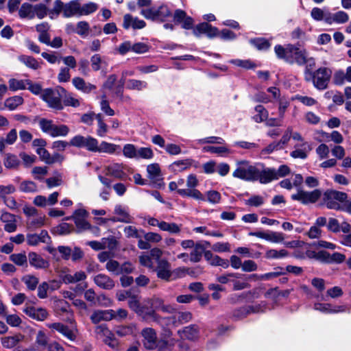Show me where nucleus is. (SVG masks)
I'll return each mask as SVG.
<instances>
[{
    "label": "nucleus",
    "instance_id": "obj_1",
    "mask_svg": "<svg viewBox=\"0 0 351 351\" xmlns=\"http://www.w3.org/2000/svg\"><path fill=\"white\" fill-rule=\"evenodd\" d=\"M278 58L284 59L286 62L293 64L295 62L300 66L305 64L308 53L306 49H300L296 45H288L286 47L278 45L274 48Z\"/></svg>",
    "mask_w": 351,
    "mask_h": 351
},
{
    "label": "nucleus",
    "instance_id": "obj_2",
    "mask_svg": "<svg viewBox=\"0 0 351 351\" xmlns=\"http://www.w3.org/2000/svg\"><path fill=\"white\" fill-rule=\"evenodd\" d=\"M141 14L146 19L158 22H165L171 16V12L166 5H161L158 8L152 7L149 9H143Z\"/></svg>",
    "mask_w": 351,
    "mask_h": 351
},
{
    "label": "nucleus",
    "instance_id": "obj_3",
    "mask_svg": "<svg viewBox=\"0 0 351 351\" xmlns=\"http://www.w3.org/2000/svg\"><path fill=\"white\" fill-rule=\"evenodd\" d=\"M238 167L234 170L232 176L247 181L257 180L258 169L249 165L246 160H242L238 163Z\"/></svg>",
    "mask_w": 351,
    "mask_h": 351
},
{
    "label": "nucleus",
    "instance_id": "obj_4",
    "mask_svg": "<svg viewBox=\"0 0 351 351\" xmlns=\"http://www.w3.org/2000/svg\"><path fill=\"white\" fill-rule=\"evenodd\" d=\"M198 180L194 174H190L187 177L186 186L188 189H177L178 193L182 197H190L197 200L204 201L205 198L202 193L195 188L198 185Z\"/></svg>",
    "mask_w": 351,
    "mask_h": 351
},
{
    "label": "nucleus",
    "instance_id": "obj_5",
    "mask_svg": "<svg viewBox=\"0 0 351 351\" xmlns=\"http://www.w3.org/2000/svg\"><path fill=\"white\" fill-rule=\"evenodd\" d=\"M347 194L335 190H328L324 194V200L328 208L339 210L340 205L338 203L343 202L347 199Z\"/></svg>",
    "mask_w": 351,
    "mask_h": 351
},
{
    "label": "nucleus",
    "instance_id": "obj_6",
    "mask_svg": "<svg viewBox=\"0 0 351 351\" xmlns=\"http://www.w3.org/2000/svg\"><path fill=\"white\" fill-rule=\"evenodd\" d=\"M322 195V191L319 189H315L308 192L303 191L300 189L298 190V193L291 195V199L298 201L303 204L316 202Z\"/></svg>",
    "mask_w": 351,
    "mask_h": 351
},
{
    "label": "nucleus",
    "instance_id": "obj_7",
    "mask_svg": "<svg viewBox=\"0 0 351 351\" xmlns=\"http://www.w3.org/2000/svg\"><path fill=\"white\" fill-rule=\"evenodd\" d=\"M41 97L48 104V106L50 108L58 110L63 109L61 101V95L58 90L47 88L43 90Z\"/></svg>",
    "mask_w": 351,
    "mask_h": 351
},
{
    "label": "nucleus",
    "instance_id": "obj_8",
    "mask_svg": "<svg viewBox=\"0 0 351 351\" xmlns=\"http://www.w3.org/2000/svg\"><path fill=\"white\" fill-rule=\"evenodd\" d=\"M330 75L331 71L327 68L318 69L315 71L314 86L319 90L326 89Z\"/></svg>",
    "mask_w": 351,
    "mask_h": 351
},
{
    "label": "nucleus",
    "instance_id": "obj_9",
    "mask_svg": "<svg viewBox=\"0 0 351 351\" xmlns=\"http://www.w3.org/2000/svg\"><path fill=\"white\" fill-rule=\"evenodd\" d=\"M154 271L158 278L169 282L173 280V274L171 270V264L167 260L158 261L157 266Z\"/></svg>",
    "mask_w": 351,
    "mask_h": 351
},
{
    "label": "nucleus",
    "instance_id": "obj_10",
    "mask_svg": "<svg viewBox=\"0 0 351 351\" xmlns=\"http://www.w3.org/2000/svg\"><path fill=\"white\" fill-rule=\"evenodd\" d=\"M143 343L147 350H154L157 347V335L154 329L145 328L142 330Z\"/></svg>",
    "mask_w": 351,
    "mask_h": 351
},
{
    "label": "nucleus",
    "instance_id": "obj_11",
    "mask_svg": "<svg viewBox=\"0 0 351 351\" xmlns=\"http://www.w3.org/2000/svg\"><path fill=\"white\" fill-rule=\"evenodd\" d=\"M115 317V311L112 309H108L93 311L90 319L93 324H97L101 321H110Z\"/></svg>",
    "mask_w": 351,
    "mask_h": 351
},
{
    "label": "nucleus",
    "instance_id": "obj_12",
    "mask_svg": "<svg viewBox=\"0 0 351 351\" xmlns=\"http://www.w3.org/2000/svg\"><path fill=\"white\" fill-rule=\"evenodd\" d=\"M193 34L198 37L200 34H206L208 38H214L219 34L217 27H213L206 22H204L197 25L193 29Z\"/></svg>",
    "mask_w": 351,
    "mask_h": 351
},
{
    "label": "nucleus",
    "instance_id": "obj_13",
    "mask_svg": "<svg viewBox=\"0 0 351 351\" xmlns=\"http://www.w3.org/2000/svg\"><path fill=\"white\" fill-rule=\"evenodd\" d=\"M29 265L36 269H45L49 267V261L44 259L38 254L32 252L28 254Z\"/></svg>",
    "mask_w": 351,
    "mask_h": 351
},
{
    "label": "nucleus",
    "instance_id": "obj_14",
    "mask_svg": "<svg viewBox=\"0 0 351 351\" xmlns=\"http://www.w3.org/2000/svg\"><path fill=\"white\" fill-rule=\"evenodd\" d=\"M249 234L273 243H279L284 240V235L281 232H271L267 233L264 232H251Z\"/></svg>",
    "mask_w": 351,
    "mask_h": 351
},
{
    "label": "nucleus",
    "instance_id": "obj_15",
    "mask_svg": "<svg viewBox=\"0 0 351 351\" xmlns=\"http://www.w3.org/2000/svg\"><path fill=\"white\" fill-rule=\"evenodd\" d=\"M94 282L101 289L110 290L114 287V280L108 275L99 274L93 278Z\"/></svg>",
    "mask_w": 351,
    "mask_h": 351
},
{
    "label": "nucleus",
    "instance_id": "obj_16",
    "mask_svg": "<svg viewBox=\"0 0 351 351\" xmlns=\"http://www.w3.org/2000/svg\"><path fill=\"white\" fill-rule=\"evenodd\" d=\"M204 258L212 266H221L224 269L229 267L230 263L228 259H223L218 255L213 254L210 251L204 252Z\"/></svg>",
    "mask_w": 351,
    "mask_h": 351
},
{
    "label": "nucleus",
    "instance_id": "obj_17",
    "mask_svg": "<svg viewBox=\"0 0 351 351\" xmlns=\"http://www.w3.org/2000/svg\"><path fill=\"white\" fill-rule=\"evenodd\" d=\"M178 334L182 339L193 341L198 337L199 327L195 324H191L179 330Z\"/></svg>",
    "mask_w": 351,
    "mask_h": 351
},
{
    "label": "nucleus",
    "instance_id": "obj_18",
    "mask_svg": "<svg viewBox=\"0 0 351 351\" xmlns=\"http://www.w3.org/2000/svg\"><path fill=\"white\" fill-rule=\"evenodd\" d=\"M146 25L143 20H140L138 18H133L132 15L126 14L123 16V27L124 29H129L130 26L134 29H143Z\"/></svg>",
    "mask_w": 351,
    "mask_h": 351
},
{
    "label": "nucleus",
    "instance_id": "obj_19",
    "mask_svg": "<svg viewBox=\"0 0 351 351\" xmlns=\"http://www.w3.org/2000/svg\"><path fill=\"white\" fill-rule=\"evenodd\" d=\"M23 312L30 317L38 321H43L48 316L47 310L42 308H37L34 306H28L23 310Z\"/></svg>",
    "mask_w": 351,
    "mask_h": 351
},
{
    "label": "nucleus",
    "instance_id": "obj_20",
    "mask_svg": "<svg viewBox=\"0 0 351 351\" xmlns=\"http://www.w3.org/2000/svg\"><path fill=\"white\" fill-rule=\"evenodd\" d=\"M192 319V314L190 312H178L176 315L165 318L169 322H171L175 326L189 322Z\"/></svg>",
    "mask_w": 351,
    "mask_h": 351
},
{
    "label": "nucleus",
    "instance_id": "obj_21",
    "mask_svg": "<svg viewBox=\"0 0 351 351\" xmlns=\"http://www.w3.org/2000/svg\"><path fill=\"white\" fill-rule=\"evenodd\" d=\"M80 3L79 0H72L64 4L63 16L69 18L73 16H80Z\"/></svg>",
    "mask_w": 351,
    "mask_h": 351
},
{
    "label": "nucleus",
    "instance_id": "obj_22",
    "mask_svg": "<svg viewBox=\"0 0 351 351\" xmlns=\"http://www.w3.org/2000/svg\"><path fill=\"white\" fill-rule=\"evenodd\" d=\"M106 176H112L117 179L125 180L127 175L123 171V167L119 164H113L106 168Z\"/></svg>",
    "mask_w": 351,
    "mask_h": 351
},
{
    "label": "nucleus",
    "instance_id": "obj_23",
    "mask_svg": "<svg viewBox=\"0 0 351 351\" xmlns=\"http://www.w3.org/2000/svg\"><path fill=\"white\" fill-rule=\"evenodd\" d=\"M114 212L118 217H114L111 219L113 222L131 223L132 221V217L122 206L117 205Z\"/></svg>",
    "mask_w": 351,
    "mask_h": 351
},
{
    "label": "nucleus",
    "instance_id": "obj_24",
    "mask_svg": "<svg viewBox=\"0 0 351 351\" xmlns=\"http://www.w3.org/2000/svg\"><path fill=\"white\" fill-rule=\"evenodd\" d=\"M73 86L84 93H88L96 88V86L90 83H86L85 80L80 77H75L72 80Z\"/></svg>",
    "mask_w": 351,
    "mask_h": 351
},
{
    "label": "nucleus",
    "instance_id": "obj_25",
    "mask_svg": "<svg viewBox=\"0 0 351 351\" xmlns=\"http://www.w3.org/2000/svg\"><path fill=\"white\" fill-rule=\"evenodd\" d=\"M257 180L262 184H267L276 180L275 169H265L261 171L258 169Z\"/></svg>",
    "mask_w": 351,
    "mask_h": 351
},
{
    "label": "nucleus",
    "instance_id": "obj_26",
    "mask_svg": "<svg viewBox=\"0 0 351 351\" xmlns=\"http://www.w3.org/2000/svg\"><path fill=\"white\" fill-rule=\"evenodd\" d=\"M349 19V16L348 14L343 11H339L335 14H331L327 15L326 23L328 24H331L332 23H345Z\"/></svg>",
    "mask_w": 351,
    "mask_h": 351
},
{
    "label": "nucleus",
    "instance_id": "obj_27",
    "mask_svg": "<svg viewBox=\"0 0 351 351\" xmlns=\"http://www.w3.org/2000/svg\"><path fill=\"white\" fill-rule=\"evenodd\" d=\"M49 328L58 331L70 340H74L75 338V335L73 334V331L67 326L64 325L63 324L53 323L49 325Z\"/></svg>",
    "mask_w": 351,
    "mask_h": 351
},
{
    "label": "nucleus",
    "instance_id": "obj_28",
    "mask_svg": "<svg viewBox=\"0 0 351 351\" xmlns=\"http://www.w3.org/2000/svg\"><path fill=\"white\" fill-rule=\"evenodd\" d=\"M23 339V336L21 334L13 336L4 337L1 339V343L4 348H12L15 347L20 341Z\"/></svg>",
    "mask_w": 351,
    "mask_h": 351
},
{
    "label": "nucleus",
    "instance_id": "obj_29",
    "mask_svg": "<svg viewBox=\"0 0 351 351\" xmlns=\"http://www.w3.org/2000/svg\"><path fill=\"white\" fill-rule=\"evenodd\" d=\"M314 308L317 311L324 313H337L344 311L343 306H338L334 308L330 304L317 303L315 304Z\"/></svg>",
    "mask_w": 351,
    "mask_h": 351
},
{
    "label": "nucleus",
    "instance_id": "obj_30",
    "mask_svg": "<svg viewBox=\"0 0 351 351\" xmlns=\"http://www.w3.org/2000/svg\"><path fill=\"white\" fill-rule=\"evenodd\" d=\"M119 148V145L110 143L106 141H102L99 145V143L97 144L95 152H104L112 154H114Z\"/></svg>",
    "mask_w": 351,
    "mask_h": 351
},
{
    "label": "nucleus",
    "instance_id": "obj_31",
    "mask_svg": "<svg viewBox=\"0 0 351 351\" xmlns=\"http://www.w3.org/2000/svg\"><path fill=\"white\" fill-rule=\"evenodd\" d=\"M205 252L204 245L202 243H196L193 250L190 254V261L193 263L199 262Z\"/></svg>",
    "mask_w": 351,
    "mask_h": 351
},
{
    "label": "nucleus",
    "instance_id": "obj_32",
    "mask_svg": "<svg viewBox=\"0 0 351 351\" xmlns=\"http://www.w3.org/2000/svg\"><path fill=\"white\" fill-rule=\"evenodd\" d=\"M142 313H138V315L143 317L144 319H147L149 317L152 318L154 322H160V320H165V318H162L159 316L155 311L153 310L152 306L148 308L147 306H141Z\"/></svg>",
    "mask_w": 351,
    "mask_h": 351
},
{
    "label": "nucleus",
    "instance_id": "obj_33",
    "mask_svg": "<svg viewBox=\"0 0 351 351\" xmlns=\"http://www.w3.org/2000/svg\"><path fill=\"white\" fill-rule=\"evenodd\" d=\"M136 329L134 324H129L126 326H118L114 328V333L120 337L131 335Z\"/></svg>",
    "mask_w": 351,
    "mask_h": 351
},
{
    "label": "nucleus",
    "instance_id": "obj_34",
    "mask_svg": "<svg viewBox=\"0 0 351 351\" xmlns=\"http://www.w3.org/2000/svg\"><path fill=\"white\" fill-rule=\"evenodd\" d=\"M302 146H304L303 149H298L299 145H295V150L291 152L290 156L293 158L305 159L307 157V152L311 150L307 143H304Z\"/></svg>",
    "mask_w": 351,
    "mask_h": 351
},
{
    "label": "nucleus",
    "instance_id": "obj_35",
    "mask_svg": "<svg viewBox=\"0 0 351 351\" xmlns=\"http://www.w3.org/2000/svg\"><path fill=\"white\" fill-rule=\"evenodd\" d=\"M19 15L22 19H33L34 17V7L27 3H23L19 10Z\"/></svg>",
    "mask_w": 351,
    "mask_h": 351
},
{
    "label": "nucleus",
    "instance_id": "obj_36",
    "mask_svg": "<svg viewBox=\"0 0 351 351\" xmlns=\"http://www.w3.org/2000/svg\"><path fill=\"white\" fill-rule=\"evenodd\" d=\"M147 84L146 82L130 79L127 81L126 88L129 90H136L138 91L146 88Z\"/></svg>",
    "mask_w": 351,
    "mask_h": 351
},
{
    "label": "nucleus",
    "instance_id": "obj_37",
    "mask_svg": "<svg viewBox=\"0 0 351 351\" xmlns=\"http://www.w3.org/2000/svg\"><path fill=\"white\" fill-rule=\"evenodd\" d=\"M9 258L11 261L18 266L27 267L28 256L27 257L25 253L12 254Z\"/></svg>",
    "mask_w": 351,
    "mask_h": 351
},
{
    "label": "nucleus",
    "instance_id": "obj_38",
    "mask_svg": "<svg viewBox=\"0 0 351 351\" xmlns=\"http://www.w3.org/2000/svg\"><path fill=\"white\" fill-rule=\"evenodd\" d=\"M69 132V128L66 125L54 124L53 130L50 134L52 137L66 136Z\"/></svg>",
    "mask_w": 351,
    "mask_h": 351
},
{
    "label": "nucleus",
    "instance_id": "obj_39",
    "mask_svg": "<svg viewBox=\"0 0 351 351\" xmlns=\"http://www.w3.org/2000/svg\"><path fill=\"white\" fill-rule=\"evenodd\" d=\"M19 190L23 193H36L38 191V187L33 181L25 180L21 182Z\"/></svg>",
    "mask_w": 351,
    "mask_h": 351
},
{
    "label": "nucleus",
    "instance_id": "obj_40",
    "mask_svg": "<svg viewBox=\"0 0 351 351\" xmlns=\"http://www.w3.org/2000/svg\"><path fill=\"white\" fill-rule=\"evenodd\" d=\"M23 103V99L21 96H14L8 98L5 101V106L13 110Z\"/></svg>",
    "mask_w": 351,
    "mask_h": 351
},
{
    "label": "nucleus",
    "instance_id": "obj_41",
    "mask_svg": "<svg viewBox=\"0 0 351 351\" xmlns=\"http://www.w3.org/2000/svg\"><path fill=\"white\" fill-rule=\"evenodd\" d=\"M38 125L40 130L44 133L50 135L53 130L54 123L52 120L42 118L38 120Z\"/></svg>",
    "mask_w": 351,
    "mask_h": 351
},
{
    "label": "nucleus",
    "instance_id": "obj_42",
    "mask_svg": "<svg viewBox=\"0 0 351 351\" xmlns=\"http://www.w3.org/2000/svg\"><path fill=\"white\" fill-rule=\"evenodd\" d=\"M22 281L26 285L27 289L30 291L35 290L39 282L38 278L33 275L25 276L23 277Z\"/></svg>",
    "mask_w": 351,
    "mask_h": 351
},
{
    "label": "nucleus",
    "instance_id": "obj_43",
    "mask_svg": "<svg viewBox=\"0 0 351 351\" xmlns=\"http://www.w3.org/2000/svg\"><path fill=\"white\" fill-rule=\"evenodd\" d=\"M255 110L257 114L253 117V119L256 123H261L264 120H266L268 117V112L262 105H258L255 107Z\"/></svg>",
    "mask_w": 351,
    "mask_h": 351
},
{
    "label": "nucleus",
    "instance_id": "obj_44",
    "mask_svg": "<svg viewBox=\"0 0 351 351\" xmlns=\"http://www.w3.org/2000/svg\"><path fill=\"white\" fill-rule=\"evenodd\" d=\"M160 229L172 234L179 233L181 230L180 226L175 223H167L166 221H160Z\"/></svg>",
    "mask_w": 351,
    "mask_h": 351
},
{
    "label": "nucleus",
    "instance_id": "obj_45",
    "mask_svg": "<svg viewBox=\"0 0 351 351\" xmlns=\"http://www.w3.org/2000/svg\"><path fill=\"white\" fill-rule=\"evenodd\" d=\"M19 60L21 62L25 64L27 66L36 70L40 68V64L38 61L32 56H21L19 58Z\"/></svg>",
    "mask_w": 351,
    "mask_h": 351
},
{
    "label": "nucleus",
    "instance_id": "obj_46",
    "mask_svg": "<svg viewBox=\"0 0 351 351\" xmlns=\"http://www.w3.org/2000/svg\"><path fill=\"white\" fill-rule=\"evenodd\" d=\"M73 227L67 223H62L55 227L53 230V233L58 235H65L71 233Z\"/></svg>",
    "mask_w": 351,
    "mask_h": 351
},
{
    "label": "nucleus",
    "instance_id": "obj_47",
    "mask_svg": "<svg viewBox=\"0 0 351 351\" xmlns=\"http://www.w3.org/2000/svg\"><path fill=\"white\" fill-rule=\"evenodd\" d=\"M134 267L129 261L124 262L123 264L119 263V269L117 276L132 274L134 270Z\"/></svg>",
    "mask_w": 351,
    "mask_h": 351
},
{
    "label": "nucleus",
    "instance_id": "obj_48",
    "mask_svg": "<svg viewBox=\"0 0 351 351\" xmlns=\"http://www.w3.org/2000/svg\"><path fill=\"white\" fill-rule=\"evenodd\" d=\"M64 4L61 0H56L53 3V8L49 10V15L51 19L53 15L58 16L61 12L64 13Z\"/></svg>",
    "mask_w": 351,
    "mask_h": 351
},
{
    "label": "nucleus",
    "instance_id": "obj_49",
    "mask_svg": "<svg viewBox=\"0 0 351 351\" xmlns=\"http://www.w3.org/2000/svg\"><path fill=\"white\" fill-rule=\"evenodd\" d=\"M98 8V5L93 2L84 4L82 6L80 5V16L88 15L95 12Z\"/></svg>",
    "mask_w": 351,
    "mask_h": 351
},
{
    "label": "nucleus",
    "instance_id": "obj_50",
    "mask_svg": "<svg viewBox=\"0 0 351 351\" xmlns=\"http://www.w3.org/2000/svg\"><path fill=\"white\" fill-rule=\"evenodd\" d=\"M97 144L98 141L96 138L90 136H84L82 147H85L88 151L95 152Z\"/></svg>",
    "mask_w": 351,
    "mask_h": 351
},
{
    "label": "nucleus",
    "instance_id": "obj_51",
    "mask_svg": "<svg viewBox=\"0 0 351 351\" xmlns=\"http://www.w3.org/2000/svg\"><path fill=\"white\" fill-rule=\"evenodd\" d=\"M288 252L287 250H280L279 251L276 250H274V249H271V250H269L266 252L265 253V257L267 258H283V257H285L288 255Z\"/></svg>",
    "mask_w": 351,
    "mask_h": 351
},
{
    "label": "nucleus",
    "instance_id": "obj_52",
    "mask_svg": "<svg viewBox=\"0 0 351 351\" xmlns=\"http://www.w3.org/2000/svg\"><path fill=\"white\" fill-rule=\"evenodd\" d=\"M9 88L12 90H25L26 89V80H19L16 79H10L8 82Z\"/></svg>",
    "mask_w": 351,
    "mask_h": 351
},
{
    "label": "nucleus",
    "instance_id": "obj_53",
    "mask_svg": "<svg viewBox=\"0 0 351 351\" xmlns=\"http://www.w3.org/2000/svg\"><path fill=\"white\" fill-rule=\"evenodd\" d=\"M328 14H330L329 12H325L319 8H313L311 12V15L313 19L315 21L324 20L326 23Z\"/></svg>",
    "mask_w": 351,
    "mask_h": 351
},
{
    "label": "nucleus",
    "instance_id": "obj_54",
    "mask_svg": "<svg viewBox=\"0 0 351 351\" xmlns=\"http://www.w3.org/2000/svg\"><path fill=\"white\" fill-rule=\"evenodd\" d=\"M49 10L47 7L43 3H38L34 6V16L36 15V16L40 19L45 17L47 14H49Z\"/></svg>",
    "mask_w": 351,
    "mask_h": 351
},
{
    "label": "nucleus",
    "instance_id": "obj_55",
    "mask_svg": "<svg viewBox=\"0 0 351 351\" xmlns=\"http://www.w3.org/2000/svg\"><path fill=\"white\" fill-rule=\"evenodd\" d=\"M149 178L151 179H157L160 176V169L158 164L154 163L147 167Z\"/></svg>",
    "mask_w": 351,
    "mask_h": 351
},
{
    "label": "nucleus",
    "instance_id": "obj_56",
    "mask_svg": "<svg viewBox=\"0 0 351 351\" xmlns=\"http://www.w3.org/2000/svg\"><path fill=\"white\" fill-rule=\"evenodd\" d=\"M123 153L127 158H137V149L132 144L125 145L123 149Z\"/></svg>",
    "mask_w": 351,
    "mask_h": 351
},
{
    "label": "nucleus",
    "instance_id": "obj_57",
    "mask_svg": "<svg viewBox=\"0 0 351 351\" xmlns=\"http://www.w3.org/2000/svg\"><path fill=\"white\" fill-rule=\"evenodd\" d=\"M250 43L261 50L267 49L270 47L269 41L263 38L251 39Z\"/></svg>",
    "mask_w": 351,
    "mask_h": 351
},
{
    "label": "nucleus",
    "instance_id": "obj_58",
    "mask_svg": "<svg viewBox=\"0 0 351 351\" xmlns=\"http://www.w3.org/2000/svg\"><path fill=\"white\" fill-rule=\"evenodd\" d=\"M89 29V24L86 21H80L77 24L76 33L82 36H86Z\"/></svg>",
    "mask_w": 351,
    "mask_h": 351
},
{
    "label": "nucleus",
    "instance_id": "obj_59",
    "mask_svg": "<svg viewBox=\"0 0 351 351\" xmlns=\"http://www.w3.org/2000/svg\"><path fill=\"white\" fill-rule=\"evenodd\" d=\"M128 306L137 314L143 312L141 308L142 306H141L139 301L137 300L135 295H132L130 298L128 300Z\"/></svg>",
    "mask_w": 351,
    "mask_h": 351
},
{
    "label": "nucleus",
    "instance_id": "obj_60",
    "mask_svg": "<svg viewBox=\"0 0 351 351\" xmlns=\"http://www.w3.org/2000/svg\"><path fill=\"white\" fill-rule=\"evenodd\" d=\"M34 178L36 180H43V176H46L48 173V168L47 167H35L32 170Z\"/></svg>",
    "mask_w": 351,
    "mask_h": 351
},
{
    "label": "nucleus",
    "instance_id": "obj_61",
    "mask_svg": "<svg viewBox=\"0 0 351 351\" xmlns=\"http://www.w3.org/2000/svg\"><path fill=\"white\" fill-rule=\"evenodd\" d=\"M204 152H210L217 154H223L229 152V149L223 146L215 147V146H206L203 148Z\"/></svg>",
    "mask_w": 351,
    "mask_h": 351
},
{
    "label": "nucleus",
    "instance_id": "obj_62",
    "mask_svg": "<svg viewBox=\"0 0 351 351\" xmlns=\"http://www.w3.org/2000/svg\"><path fill=\"white\" fill-rule=\"evenodd\" d=\"M104 342L113 349L117 348L119 347V341L115 338L114 332H112L111 330L110 335H105Z\"/></svg>",
    "mask_w": 351,
    "mask_h": 351
},
{
    "label": "nucleus",
    "instance_id": "obj_63",
    "mask_svg": "<svg viewBox=\"0 0 351 351\" xmlns=\"http://www.w3.org/2000/svg\"><path fill=\"white\" fill-rule=\"evenodd\" d=\"M45 182L48 188L60 186L62 183V176L58 174V176L47 178Z\"/></svg>",
    "mask_w": 351,
    "mask_h": 351
},
{
    "label": "nucleus",
    "instance_id": "obj_64",
    "mask_svg": "<svg viewBox=\"0 0 351 351\" xmlns=\"http://www.w3.org/2000/svg\"><path fill=\"white\" fill-rule=\"evenodd\" d=\"M207 200L211 204H217L221 199V195L217 191H209L206 193Z\"/></svg>",
    "mask_w": 351,
    "mask_h": 351
}]
</instances>
